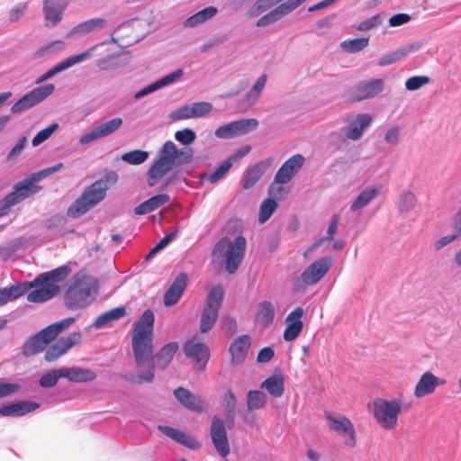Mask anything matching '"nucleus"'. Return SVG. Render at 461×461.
<instances>
[{
	"mask_svg": "<svg viewBox=\"0 0 461 461\" xmlns=\"http://www.w3.org/2000/svg\"><path fill=\"white\" fill-rule=\"evenodd\" d=\"M154 323V312L148 309L133 324L131 348L137 372L122 375L121 378L124 381L136 384H149L154 381L157 367L153 346Z\"/></svg>",
	"mask_w": 461,
	"mask_h": 461,
	"instance_id": "f257e3e1",
	"label": "nucleus"
},
{
	"mask_svg": "<svg viewBox=\"0 0 461 461\" xmlns=\"http://www.w3.org/2000/svg\"><path fill=\"white\" fill-rule=\"evenodd\" d=\"M71 274L68 265L38 275L32 281L0 288V307L14 301L26 293L30 303H44L55 297L60 290L59 283Z\"/></svg>",
	"mask_w": 461,
	"mask_h": 461,
	"instance_id": "f03ea898",
	"label": "nucleus"
},
{
	"mask_svg": "<svg viewBox=\"0 0 461 461\" xmlns=\"http://www.w3.org/2000/svg\"><path fill=\"white\" fill-rule=\"evenodd\" d=\"M192 157L191 149H180L172 140L166 141L148 170V185L155 186L174 167L189 163Z\"/></svg>",
	"mask_w": 461,
	"mask_h": 461,
	"instance_id": "7ed1b4c3",
	"label": "nucleus"
},
{
	"mask_svg": "<svg viewBox=\"0 0 461 461\" xmlns=\"http://www.w3.org/2000/svg\"><path fill=\"white\" fill-rule=\"evenodd\" d=\"M117 181V173L112 171L85 188L81 195L69 206L68 216L77 218L94 208L105 198L106 192Z\"/></svg>",
	"mask_w": 461,
	"mask_h": 461,
	"instance_id": "20e7f679",
	"label": "nucleus"
},
{
	"mask_svg": "<svg viewBox=\"0 0 461 461\" xmlns=\"http://www.w3.org/2000/svg\"><path fill=\"white\" fill-rule=\"evenodd\" d=\"M62 167L63 163H58L55 166L40 170L37 173L32 174L31 177L17 183L14 187V191L0 201V216L7 214L12 206L19 203L31 194L37 192L39 187L33 185L35 182L58 172Z\"/></svg>",
	"mask_w": 461,
	"mask_h": 461,
	"instance_id": "39448f33",
	"label": "nucleus"
},
{
	"mask_svg": "<svg viewBox=\"0 0 461 461\" xmlns=\"http://www.w3.org/2000/svg\"><path fill=\"white\" fill-rule=\"evenodd\" d=\"M247 248L245 237L240 235L234 240L227 237L220 239L214 245L212 254L226 264V270L234 274L242 263Z\"/></svg>",
	"mask_w": 461,
	"mask_h": 461,
	"instance_id": "423d86ee",
	"label": "nucleus"
},
{
	"mask_svg": "<svg viewBox=\"0 0 461 461\" xmlns=\"http://www.w3.org/2000/svg\"><path fill=\"white\" fill-rule=\"evenodd\" d=\"M92 284L83 273H77L74 280L66 291L65 304L70 310L83 308L90 303Z\"/></svg>",
	"mask_w": 461,
	"mask_h": 461,
	"instance_id": "0eeeda50",
	"label": "nucleus"
},
{
	"mask_svg": "<svg viewBox=\"0 0 461 461\" xmlns=\"http://www.w3.org/2000/svg\"><path fill=\"white\" fill-rule=\"evenodd\" d=\"M401 411L402 402L397 400L378 398L373 402V415L380 427L386 430L396 428Z\"/></svg>",
	"mask_w": 461,
	"mask_h": 461,
	"instance_id": "6e6552de",
	"label": "nucleus"
},
{
	"mask_svg": "<svg viewBox=\"0 0 461 461\" xmlns=\"http://www.w3.org/2000/svg\"><path fill=\"white\" fill-rule=\"evenodd\" d=\"M224 292L221 285L212 287L209 292L201 312L200 331L202 333H207L213 328L218 319L219 310L222 304Z\"/></svg>",
	"mask_w": 461,
	"mask_h": 461,
	"instance_id": "1a4fd4ad",
	"label": "nucleus"
},
{
	"mask_svg": "<svg viewBox=\"0 0 461 461\" xmlns=\"http://www.w3.org/2000/svg\"><path fill=\"white\" fill-rule=\"evenodd\" d=\"M331 257L324 256L310 264L295 281L298 289H304L318 284L329 272L332 266Z\"/></svg>",
	"mask_w": 461,
	"mask_h": 461,
	"instance_id": "9d476101",
	"label": "nucleus"
},
{
	"mask_svg": "<svg viewBox=\"0 0 461 461\" xmlns=\"http://www.w3.org/2000/svg\"><path fill=\"white\" fill-rule=\"evenodd\" d=\"M186 357L190 358L196 371H203L210 358L209 348L203 341V338L194 336L184 345Z\"/></svg>",
	"mask_w": 461,
	"mask_h": 461,
	"instance_id": "9b49d317",
	"label": "nucleus"
},
{
	"mask_svg": "<svg viewBox=\"0 0 461 461\" xmlns=\"http://www.w3.org/2000/svg\"><path fill=\"white\" fill-rule=\"evenodd\" d=\"M54 90L55 86L53 84H46L44 86L36 87L20 98L11 107V112L13 113H20L32 108L33 106L45 100L48 96H50L54 92Z\"/></svg>",
	"mask_w": 461,
	"mask_h": 461,
	"instance_id": "f8f14e48",
	"label": "nucleus"
},
{
	"mask_svg": "<svg viewBox=\"0 0 461 461\" xmlns=\"http://www.w3.org/2000/svg\"><path fill=\"white\" fill-rule=\"evenodd\" d=\"M324 416L328 421L330 430L347 435L345 445L348 447H354L357 443L356 432L351 420L344 415H333L330 411H325Z\"/></svg>",
	"mask_w": 461,
	"mask_h": 461,
	"instance_id": "ddd939ff",
	"label": "nucleus"
},
{
	"mask_svg": "<svg viewBox=\"0 0 461 461\" xmlns=\"http://www.w3.org/2000/svg\"><path fill=\"white\" fill-rule=\"evenodd\" d=\"M210 435L217 452L223 457L227 456L230 453L229 440L224 421L218 416L212 417Z\"/></svg>",
	"mask_w": 461,
	"mask_h": 461,
	"instance_id": "4468645a",
	"label": "nucleus"
},
{
	"mask_svg": "<svg viewBox=\"0 0 461 461\" xmlns=\"http://www.w3.org/2000/svg\"><path fill=\"white\" fill-rule=\"evenodd\" d=\"M212 110V104L211 103L196 102L176 109L170 113L169 117L173 121L198 118L210 113Z\"/></svg>",
	"mask_w": 461,
	"mask_h": 461,
	"instance_id": "2eb2a0df",
	"label": "nucleus"
},
{
	"mask_svg": "<svg viewBox=\"0 0 461 461\" xmlns=\"http://www.w3.org/2000/svg\"><path fill=\"white\" fill-rule=\"evenodd\" d=\"M80 341L81 333L79 331L70 333L67 337L58 339L54 345L48 348L44 359L48 362H53L66 354L72 347L79 344Z\"/></svg>",
	"mask_w": 461,
	"mask_h": 461,
	"instance_id": "dca6fc26",
	"label": "nucleus"
},
{
	"mask_svg": "<svg viewBox=\"0 0 461 461\" xmlns=\"http://www.w3.org/2000/svg\"><path fill=\"white\" fill-rule=\"evenodd\" d=\"M96 48H97V46L91 47L88 50H86V51H84L78 55L71 56V57H68V59L62 60L61 62L57 64L55 67H53L52 68H50V70H48L47 72L42 74L36 80V84H41V83L45 82L46 80H48L49 78L54 77L58 73H59V72H61V71H63V70L81 62V61H84L85 59H88L89 57H91L93 55V53L96 50Z\"/></svg>",
	"mask_w": 461,
	"mask_h": 461,
	"instance_id": "f3484780",
	"label": "nucleus"
},
{
	"mask_svg": "<svg viewBox=\"0 0 461 461\" xmlns=\"http://www.w3.org/2000/svg\"><path fill=\"white\" fill-rule=\"evenodd\" d=\"M174 395L184 407L190 411L202 413L208 410L207 402L188 389L180 386L174 391Z\"/></svg>",
	"mask_w": 461,
	"mask_h": 461,
	"instance_id": "a211bd4d",
	"label": "nucleus"
},
{
	"mask_svg": "<svg viewBox=\"0 0 461 461\" xmlns=\"http://www.w3.org/2000/svg\"><path fill=\"white\" fill-rule=\"evenodd\" d=\"M122 125V119L119 117L107 121L84 134L79 140V144L86 145L93 140L108 136L120 129Z\"/></svg>",
	"mask_w": 461,
	"mask_h": 461,
	"instance_id": "6ab92c4d",
	"label": "nucleus"
},
{
	"mask_svg": "<svg viewBox=\"0 0 461 461\" xmlns=\"http://www.w3.org/2000/svg\"><path fill=\"white\" fill-rule=\"evenodd\" d=\"M384 89V80L380 78L366 81L356 86L352 90L353 101H362L372 98Z\"/></svg>",
	"mask_w": 461,
	"mask_h": 461,
	"instance_id": "aec40b11",
	"label": "nucleus"
},
{
	"mask_svg": "<svg viewBox=\"0 0 461 461\" xmlns=\"http://www.w3.org/2000/svg\"><path fill=\"white\" fill-rule=\"evenodd\" d=\"M304 163V158L300 155H294L288 158L277 170L276 183L286 184L291 181L294 176L301 169Z\"/></svg>",
	"mask_w": 461,
	"mask_h": 461,
	"instance_id": "412c9836",
	"label": "nucleus"
},
{
	"mask_svg": "<svg viewBox=\"0 0 461 461\" xmlns=\"http://www.w3.org/2000/svg\"><path fill=\"white\" fill-rule=\"evenodd\" d=\"M67 5V0H44L43 14L47 25L55 26L62 20Z\"/></svg>",
	"mask_w": 461,
	"mask_h": 461,
	"instance_id": "4be33fe9",
	"label": "nucleus"
},
{
	"mask_svg": "<svg viewBox=\"0 0 461 461\" xmlns=\"http://www.w3.org/2000/svg\"><path fill=\"white\" fill-rule=\"evenodd\" d=\"M445 380L436 376L431 372H425L418 381L415 389L414 395L417 398L423 397L434 393L436 388L439 385H443Z\"/></svg>",
	"mask_w": 461,
	"mask_h": 461,
	"instance_id": "5701e85b",
	"label": "nucleus"
},
{
	"mask_svg": "<svg viewBox=\"0 0 461 461\" xmlns=\"http://www.w3.org/2000/svg\"><path fill=\"white\" fill-rule=\"evenodd\" d=\"M250 345L251 339L249 335L239 336L232 341L229 348L232 365L238 366L245 361Z\"/></svg>",
	"mask_w": 461,
	"mask_h": 461,
	"instance_id": "b1692460",
	"label": "nucleus"
},
{
	"mask_svg": "<svg viewBox=\"0 0 461 461\" xmlns=\"http://www.w3.org/2000/svg\"><path fill=\"white\" fill-rule=\"evenodd\" d=\"M187 280L188 277L185 273H180L175 278L164 294L163 301L166 306H172L179 301L186 287Z\"/></svg>",
	"mask_w": 461,
	"mask_h": 461,
	"instance_id": "393cba45",
	"label": "nucleus"
},
{
	"mask_svg": "<svg viewBox=\"0 0 461 461\" xmlns=\"http://www.w3.org/2000/svg\"><path fill=\"white\" fill-rule=\"evenodd\" d=\"M372 117L368 113H358L350 122L346 133L347 137L352 140H359L363 132L370 126Z\"/></svg>",
	"mask_w": 461,
	"mask_h": 461,
	"instance_id": "a878e982",
	"label": "nucleus"
},
{
	"mask_svg": "<svg viewBox=\"0 0 461 461\" xmlns=\"http://www.w3.org/2000/svg\"><path fill=\"white\" fill-rule=\"evenodd\" d=\"M61 375L72 383L91 382L97 376L91 369L80 366L62 367Z\"/></svg>",
	"mask_w": 461,
	"mask_h": 461,
	"instance_id": "bb28decb",
	"label": "nucleus"
},
{
	"mask_svg": "<svg viewBox=\"0 0 461 461\" xmlns=\"http://www.w3.org/2000/svg\"><path fill=\"white\" fill-rule=\"evenodd\" d=\"M272 159L266 158L250 167L242 179V187L245 190L250 189L262 176L266 170L271 166Z\"/></svg>",
	"mask_w": 461,
	"mask_h": 461,
	"instance_id": "cd10ccee",
	"label": "nucleus"
},
{
	"mask_svg": "<svg viewBox=\"0 0 461 461\" xmlns=\"http://www.w3.org/2000/svg\"><path fill=\"white\" fill-rule=\"evenodd\" d=\"M39 403L30 401H22L0 408V414L3 416H23L39 408Z\"/></svg>",
	"mask_w": 461,
	"mask_h": 461,
	"instance_id": "c85d7f7f",
	"label": "nucleus"
},
{
	"mask_svg": "<svg viewBox=\"0 0 461 461\" xmlns=\"http://www.w3.org/2000/svg\"><path fill=\"white\" fill-rule=\"evenodd\" d=\"M75 321V319L70 317L64 319L60 321L52 323L41 331L38 334L44 339V342L48 345L54 340L64 330L68 329Z\"/></svg>",
	"mask_w": 461,
	"mask_h": 461,
	"instance_id": "c756f323",
	"label": "nucleus"
},
{
	"mask_svg": "<svg viewBox=\"0 0 461 461\" xmlns=\"http://www.w3.org/2000/svg\"><path fill=\"white\" fill-rule=\"evenodd\" d=\"M275 315V305L270 301H263L257 306L255 320L258 323L267 328L273 324Z\"/></svg>",
	"mask_w": 461,
	"mask_h": 461,
	"instance_id": "7c9ffc66",
	"label": "nucleus"
},
{
	"mask_svg": "<svg viewBox=\"0 0 461 461\" xmlns=\"http://www.w3.org/2000/svg\"><path fill=\"white\" fill-rule=\"evenodd\" d=\"M170 201V196L167 194H159L150 197L139 204L134 209L136 215H143L154 212L160 206L167 203Z\"/></svg>",
	"mask_w": 461,
	"mask_h": 461,
	"instance_id": "2f4dec72",
	"label": "nucleus"
},
{
	"mask_svg": "<svg viewBox=\"0 0 461 461\" xmlns=\"http://www.w3.org/2000/svg\"><path fill=\"white\" fill-rule=\"evenodd\" d=\"M178 349L179 345L175 341L163 346L158 353L154 354L157 367L160 369L167 368Z\"/></svg>",
	"mask_w": 461,
	"mask_h": 461,
	"instance_id": "473e14b6",
	"label": "nucleus"
},
{
	"mask_svg": "<svg viewBox=\"0 0 461 461\" xmlns=\"http://www.w3.org/2000/svg\"><path fill=\"white\" fill-rule=\"evenodd\" d=\"M260 387L266 389L273 397L279 398L285 392V379L281 374L275 373L262 382Z\"/></svg>",
	"mask_w": 461,
	"mask_h": 461,
	"instance_id": "72a5a7b5",
	"label": "nucleus"
},
{
	"mask_svg": "<svg viewBox=\"0 0 461 461\" xmlns=\"http://www.w3.org/2000/svg\"><path fill=\"white\" fill-rule=\"evenodd\" d=\"M420 48L419 44H410L405 47L400 48L395 51L387 54L378 60V65L381 67H384L394 62L401 60L402 59L407 57L412 51L418 50Z\"/></svg>",
	"mask_w": 461,
	"mask_h": 461,
	"instance_id": "f704fd0d",
	"label": "nucleus"
},
{
	"mask_svg": "<svg viewBox=\"0 0 461 461\" xmlns=\"http://www.w3.org/2000/svg\"><path fill=\"white\" fill-rule=\"evenodd\" d=\"M339 221V216L338 214H334L330 222V225L327 230V235L325 237L320 238L317 240L312 246H310L303 253L304 258H308L319 246L322 244L325 240H332L334 235L338 230V225Z\"/></svg>",
	"mask_w": 461,
	"mask_h": 461,
	"instance_id": "c9c22d12",
	"label": "nucleus"
},
{
	"mask_svg": "<svg viewBox=\"0 0 461 461\" xmlns=\"http://www.w3.org/2000/svg\"><path fill=\"white\" fill-rule=\"evenodd\" d=\"M217 11L216 7L208 6L188 17L184 22V25L185 27H195L212 18L217 14Z\"/></svg>",
	"mask_w": 461,
	"mask_h": 461,
	"instance_id": "e433bc0d",
	"label": "nucleus"
},
{
	"mask_svg": "<svg viewBox=\"0 0 461 461\" xmlns=\"http://www.w3.org/2000/svg\"><path fill=\"white\" fill-rule=\"evenodd\" d=\"M158 429L164 435L174 439L175 441L181 443L185 446L190 447H193V443H192L194 441L193 438H191L185 432H183L177 429L168 427V426H164V425H158Z\"/></svg>",
	"mask_w": 461,
	"mask_h": 461,
	"instance_id": "4c0bfd02",
	"label": "nucleus"
},
{
	"mask_svg": "<svg viewBox=\"0 0 461 461\" xmlns=\"http://www.w3.org/2000/svg\"><path fill=\"white\" fill-rule=\"evenodd\" d=\"M158 429L164 435L174 439L175 441L181 443L185 446L190 447H193V443H192L194 441L193 438H191L185 432H183L177 429L168 427V426H164V425H158Z\"/></svg>",
	"mask_w": 461,
	"mask_h": 461,
	"instance_id": "58836bf2",
	"label": "nucleus"
},
{
	"mask_svg": "<svg viewBox=\"0 0 461 461\" xmlns=\"http://www.w3.org/2000/svg\"><path fill=\"white\" fill-rule=\"evenodd\" d=\"M125 314L126 308L124 306L113 308L99 315L95 321L94 326L95 328H101L111 321L122 318Z\"/></svg>",
	"mask_w": 461,
	"mask_h": 461,
	"instance_id": "ea45409f",
	"label": "nucleus"
},
{
	"mask_svg": "<svg viewBox=\"0 0 461 461\" xmlns=\"http://www.w3.org/2000/svg\"><path fill=\"white\" fill-rule=\"evenodd\" d=\"M378 194V189L375 187H371L363 190L352 202L350 209L353 212H356L361 208L366 206L373 199L376 197Z\"/></svg>",
	"mask_w": 461,
	"mask_h": 461,
	"instance_id": "a19ab883",
	"label": "nucleus"
},
{
	"mask_svg": "<svg viewBox=\"0 0 461 461\" xmlns=\"http://www.w3.org/2000/svg\"><path fill=\"white\" fill-rule=\"evenodd\" d=\"M46 346L47 344L44 342V339L37 333L24 343L23 352L27 357L34 356L43 351Z\"/></svg>",
	"mask_w": 461,
	"mask_h": 461,
	"instance_id": "79ce46f5",
	"label": "nucleus"
},
{
	"mask_svg": "<svg viewBox=\"0 0 461 461\" xmlns=\"http://www.w3.org/2000/svg\"><path fill=\"white\" fill-rule=\"evenodd\" d=\"M267 395L258 390H250L247 396L248 411H251L263 408L267 403Z\"/></svg>",
	"mask_w": 461,
	"mask_h": 461,
	"instance_id": "37998d69",
	"label": "nucleus"
},
{
	"mask_svg": "<svg viewBox=\"0 0 461 461\" xmlns=\"http://www.w3.org/2000/svg\"><path fill=\"white\" fill-rule=\"evenodd\" d=\"M369 42L368 37L345 40L340 43V48L348 53H356L364 50Z\"/></svg>",
	"mask_w": 461,
	"mask_h": 461,
	"instance_id": "c03bdc74",
	"label": "nucleus"
},
{
	"mask_svg": "<svg viewBox=\"0 0 461 461\" xmlns=\"http://www.w3.org/2000/svg\"><path fill=\"white\" fill-rule=\"evenodd\" d=\"M121 57L122 56L120 53H113L111 55H107L102 59H99L96 61V66L101 70H109V69L117 68V67L122 66L126 63V59L122 60Z\"/></svg>",
	"mask_w": 461,
	"mask_h": 461,
	"instance_id": "a18cd8bd",
	"label": "nucleus"
},
{
	"mask_svg": "<svg viewBox=\"0 0 461 461\" xmlns=\"http://www.w3.org/2000/svg\"><path fill=\"white\" fill-rule=\"evenodd\" d=\"M104 25L105 20L104 18H94L79 23L75 27L74 31L79 33H88L101 30Z\"/></svg>",
	"mask_w": 461,
	"mask_h": 461,
	"instance_id": "49530a36",
	"label": "nucleus"
},
{
	"mask_svg": "<svg viewBox=\"0 0 461 461\" xmlns=\"http://www.w3.org/2000/svg\"><path fill=\"white\" fill-rule=\"evenodd\" d=\"M277 203L274 199L267 198L263 201L259 208L258 221L266 222L277 209Z\"/></svg>",
	"mask_w": 461,
	"mask_h": 461,
	"instance_id": "de8ad7c7",
	"label": "nucleus"
},
{
	"mask_svg": "<svg viewBox=\"0 0 461 461\" xmlns=\"http://www.w3.org/2000/svg\"><path fill=\"white\" fill-rule=\"evenodd\" d=\"M234 126V131L237 136L244 135L253 130H255L258 122L257 119L249 118V119H242L239 121L232 122Z\"/></svg>",
	"mask_w": 461,
	"mask_h": 461,
	"instance_id": "09e8293b",
	"label": "nucleus"
},
{
	"mask_svg": "<svg viewBox=\"0 0 461 461\" xmlns=\"http://www.w3.org/2000/svg\"><path fill=\"white\" fill-rule=\"evenodd\" d=\"M225 417L227 420L233 421L236 411L237 400L231 390H228L224 394Z\"/></svg>",
	"mask_w": 461,
	"mask_h": 461,
	"instance_id": "8fccbe9b",
	"label": "nucleus"
},
{
	"mask_svg": "<svg viewBox=\"0 0 461 461\" xmlns=\"http://www.w3.org/2000/svg\"><path fill=\"white\" fill-rule=\"evenodd\" d=\"M149 158V153L144 150L136 149L124 153L122 159L131 165H140Z\"/></svg>",
	"mask_w": 461,
	"mask_h": 461,
	"instance_id": "3c124183",
	"label": "nucleus"
},
{
	"mask_svg": "<svg viewBox=\"0 0 461 461\" xmlns=\"http://www.w3.org/2000/svg\"><path fill=\"white\" fill-rule=\"evenodd\" d=\"M29 8V2L17 3L8 11V20L10 23H16L21 20Z\"/></svg>",
	"mask_w": 461,
	"mask_h": 461,
	"instance_id": "603ef678",
	"label": "nucleus"
},
{
	"mask_svg": "<svg viewBox=\"0 0 461 461\" xmlns=\"http://www.w3.org/2000/svg\"><path fill=\"white\" fill-rule=\"evenodd\" d=\"M306 0H287L286 2L279 5L276 7L273 12L275 13L277 19H280L282 16L288 14L294 9H296L300 5H302Z\"/></svg>",
	"mask_w": 461,
	"mask_h": 461,
	"instance_id": "864d4df0",
	"label": "nucleus"
},
{
	"mask_svg": "<svg viewBox=\"0 0 461 461\" xmlns=\"http://www.w3.org/2000/svg\"><path fill=\"white\" fill-rule=\"evenodd\" d=\"M267 82V76L264 74L260 76L253 87L249 90V92L246 95L247 101L249 103V104H253L257 99L258 98L261 91L266 86Z\"/></svg>",
	"mask_w": 461,
	"mask_h": 461,
	"instance_id": "5fc2aeb1",
	"label": "nucleus"
},
{
	"mask_svg": "<svg viewBox=\"0 0 461 461\" xmlns=\"http://www.w3.org/2000/svg\"><path fill=\"white\" fill-rule=\"evenodd\" d=\"M59 378H63L61 375V368L54 369V370H51L50 372L44 374L40 378L39 383L41 387L50 388L57 384L58 380Z\"/></svg>",
	"mask_w": 461,
	"mask_h": 461,
	"instance_id": "6e6d98bb",
	"label": "nucleus"
},
{
	"mask_svg": "<svg viewBox=\"0 0 461 461\" xmlns=\"http://www.w3.org/2000/svg\"><path fill=\"white\" fill-rule=\"evenodd\" d=\"M416 203V196L411 191H404L400 197L399 209L401 212H410L415 207Z\"/></svg>",
	"mask_w": 461,
	"mask_h": 461,
	"instance_id": "4d7b16f0",
	"label": "nucleus"
},
{
	"mask_svg": "<svg viewBox=\"0 0 461 461\" xmlns=\"http://www.w3.org/2000/svg\"><path fill=\"white\" fill-rule=\"evenodd\" d=\"M230 160L226 159L213 172L209 174L208 180L212 184L217 183L226 175V173L230 169Z\"/></svg>",
	"mask_w": 461,
	"mask_h": 461,
	"instance_id": "13d9d810",
	"label": "nucleus"
},
{
	"mask_svg": "<svg viewBox=\"0 0 461 461\" xmlns=\"http://www.w3.org/2000/svg\"><path fill=\"white\" fill-rule=\"evenodd\" d=\"M175 138L181 144L190 145L195 140L196 135L193 130L185 128L176 131Z\"/></svg>",
	"mask_w": 461,
	"mask_h": 461,
	"instance_id": "bf43d9fd",
	"label": "nucleus"
},
{
	"mask_svg": "<svg viewBox=\"0 0 461 461\" xmlns=\"http://www.w3.org/2000/svg\"><path fill=\"white\" fill-rule=\"evenodd\" d=\"M58 123H52L47 128L40 131L32 139V145L38 146L41 143L44 142L51 136V134L58 129Z\"/></svg>",
	"mask_w": 461,
	"mask_h": 461,
	"instance_id": "052dcab7",
	"label": "nucleus"
},
{
	"mask_svg": "<svg viewBox=\"0 0 461 461\" xmlns=\"http://www.w3.org/2000/svg\"><path fill=\"white\" fill-rule=\"evenodd\" d=\"M429 82L427 76H413L405 81V87L409 91H414Z\"/></svg>",
	"mask_w": 461,
	"mask_h": 461,
	"instance_id": "680f3d73",
	"label": "nucleus"
},
{
	"mask_svg": "<svg viewBox=\"0 0 461 461\" xmlns=\"http://www.w3.org/2000/svg\"><path fill=\"white\" fill-rule=\"evenodd\" d=\"M303 327L295 325V323H286V327L283 333V338L285 341H294L302 332Z\"/></svg>",
	"mask_w": 461,
	"mask_h": 461,
	"instance_id": "e2e57ef3",
	"label": "nucleus"
},
{
	"mask_svg": "<svg viewBox=\"0 0 461 461\" xmlns=\"http://www.w3.org/2000/svg\"><path fill=\"white\" fill-rule=\"evenodd\" d=\"M64 47V42L62 41H52L41 48H40L34 54L36 58H41L44 55L51 53L56 50H60Z\"/></svg>",
	"mask_w": 461,
	"mask_h": 461,
	"instance_id": "0e129e2a",
	"label": "nucleus"
},
{
	"mask_svg": "<svg viewBox=\"0 0 461 461\" xmlns=\"http://www.w3.org/2000/svg\"><path fill=\"white\" fill-rule=\"evenodd\" d=\"M304 313V310L303 307L298 306L294 308L285 318L286 323H295V325H300V327L303 328V322L302 321L303 315Z\"/></svg>",
	"mask_w": 461,
	"mask_h": 461,
	"instance_id": "69168bd1",
	"label": "nucleus"
},
{
	"mask_svg": "<svg viewBox=\"0 0 461 461\" xmlns=\"http://www.w3.org/2000/svg\"><path fill=\"white\" fill-rule=\"evenodd\" d=\"M282 183H276V178L274 179V182L271 184L268 189V194L271 197V199L276 200H281L283 199L285 194L286 191L285 187H283Z\"/></svg>",
	"mask_w": 461,
	"mask_h": 461,
	"instance_id": "338daca9",
	"label": "nucleus"
},
{
	"mask_svg": "<svg viewBox=\"0 0 461 461\" xmlns=\"http://www.w3.org/2000/svg\"><path fill=\"white\" fill-rule=\"evenodd\" d=\"M215 135L221 139H230L236 137L237 135L236 132L234 131V126L232 122L217 128L215 131Z\"/></svg>",
	"mask_w": 461,
	"mask_h": 461,
	"instance_id": "774afa93",
	"label": "nucleus"
}]
</instances>
